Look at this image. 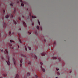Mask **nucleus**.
<instances>
[{"instance_id": "obj_12", "label": "nucleus", "mask_w": 78, "mask_h": 78, "mask_svg": "<svg viewBox=\"0 0 78 78\" xmlns=\"http://www.w3.org/2000/svg\"><path fill=\"white\" fill-rule=\"evenodd\" d=\"M30 73H27V76H30Z\"/></svg>"}, {"instance_id": "obj_7", "label": "nucleus", "mask_w": 78, "mask_h": 78, "mask_svg": "<svg viewBox=\"0 0 78 78\" xmlns=\"http://www.w3.org/2000/svg\"><path fill=\"white\" fill-rule=\"evenodd\" d=\"M32 57L34 58V59H37V57H36V56L34 55V56H32Z\"/></svg>"}, {"instance_id": "obj_19", "label": "nucleus", "mask_w": 78, "mask_h": 78, "mask_svg": "<svg viewBox=\"0 0 78 78\" xmlns=\"http://www.w3.org/2000/svg\"><path fill=\"white\" fill-rule=\"evenodd\" d=\"M20 42V44H22V42L21 41V40L20 39L19 40Z\"/></svg>"}, {"instance_id": "obj_9", "label": "nucleus", "mask_w": 78, "mask_h": 78, "mask_svg": "<svg viewBox=\"0 0 78 78\" xmlns=\"http://www.w3.org/2000/svg\"><path fill=\"white\" fill-rule=\"evenodd\" d=\"M13 62H14V65L16 66V61H15L14 59H13Z\"/></svg>"}, {"instance_id": "obj_26", "label": "nucleus", "mask_w": 78, "mask_h": 78, "mask_svg": "<svg viewBox=\"0 0 78 78\" xmlns=\"http://www.w3.org/2000/svg\"><path fill=\"white\" fill-rule=\"evenodd\" d=\"M9 45L10 46V47H12V44H9Z\"/></svg>"}, {"instance_id": "obj_37", "label": "nucleus", "mask_w": 78, "mask_h": 78, "mask_svg": "<svg viewBox=\"0 0 78 78\" xmlns=\"http://www.w3.org/2000/svg\"><path fill=\"white\" fill-rule=\"evenodd\" d=\"M18 48H19V45H18Z\"/></svg>"}, {"instance_id": "obj_11", "label": "nucleus", "mask_w": 78, "mask_h": 78, "mask_svg": "<svg viewBox=\"0 0 78 78\" xmlns=\"http://www.w3.org/2000/svg\"><path fill=\"white\" fill-rule=\"evenodd\" d=\"M32 18H33L34 19H36V16H32Z\"/></svg>"}, {"instance_id": "obj_43", "label": "nucleus", "mask_w": 78, "mask_h": 78, "mask_svg": "<svg viewBox=\"0 0 78 78\" xmlns=\"http://www.w3.org/2000/svg\"><path fill=\"white\" fill-rule=\"evenodd\" d=\"M54 59H56V58H54Z\"/></svg>"}, {"instance_id": "obj_45", "label": "nucleus", "mask_w": 78, "mask_h": 78, "mask_svg": "<svg viewBox=\"0 0 78 78\" xmlns=\"http://www.w3.org/2000/svg\"><path fill=\"white\" fill-rule=\"evenodd\" d=\"M41 30H42V28H41Z\"/></svg>"}, {"instance_id": "obj_48", "label": "nucleus", "mask_w": 78, "mask_h": 78, "mask_svg": "<svg viewBox=\"0 0 78 78\" xmlns=\"http://www.w3.org/2000/svg\"><path fill=\"white\" fill-rule=\"evenodd\" d=\"M5 25H6V24H5Z\"/></svg>"}, {"instance_id": "obj_18", "label": "nucleus", "mask_w": 78, "mask_h": 78, "mask_svg": "<svg viewBox=\"0 0 78 78\" xmlns=\"http://www.w3.org/2000/svg\"><path fill=\"white\" fill-rule=\"evenodd\" d=\"M25 49L26 50V51H27V47H26V46H25Z\"/></svg>"}, {"instance_id": "obj_25", "label": "nucleus", "mask_w": 78, "mask_h": 78, "mask_svg": "<svg viewBox=\"0 0 78 78\" xmlns=\"http://www.w3.org/2000/svg\"><path fill=\"white\" fill-rule=\"evenodd\" d=\"M14 14H15V12H16V10H15L14 11V12H13Z\"/></svg>"}, {"instance_id": "obj_32", "label": "nucleus", "mask_w": 78, "mask_h": 78, "mask_svg": "<svg viewBox=\"0 0 78 78\" xmlns=\"http://www.w3.org/2000/svg\"><path fill=\"white\" fill-rule=\"evenodd\" d=\"M2 59H3V60H5V59H4V58H3V57L2 58Z\"/></svg>"}, {"instance_id": "obj_29", "label": "nucleus", "mask_w": 78, "mask_h": 78, "mask_svg": "<svg viewBox=\"0 0 78 78\" xmlns=\"http://www.w3.org/2000/svg\"><path fill=\"white\" fill-rule=\"evenodd\" d=\"M38 23L39 25H40V22L39 21H38Z\"/></svg>"}, {"instance_id": "obj_42", "label": "nucleus", "mask_w": 78, "mask_h": 78, "mask_svg": "<svg viewBox=\"0 0 78 78\" xmlns=\"http://www.w3.org/2000/svg\"><path fill=\"white\" fill-rule=\"evenodd\" d=\"M12 49H14V48H12Z\"/></svg>"}, {"instance_id": "obj_20", "label": "nucleus", "mask_w": 78, "mask_h": 78, "mask_svg": "<svg viewBox=\"0 0 78 78\" xmlns=\"http://www.w3.org/2000/svg\"><path fill=\"white\" fill-rule=\"evenodd\" d=\"M28 48H29V50H31V47H28Z\"/></svg>"}, {"instance_id": "obj_35", "label": "nucleus", "mask_w": 78, "mask_h": 78, "mask_svg": "<svg viewBox=\"0 0 78 78\" xmlns=\"http://www.w3.org/2000/svg\"><path fill=\"white\" fill-rule=\"evenodd\" d=\"M3 51V50H1V52H2Z\"/></svg>"}, {"instance_id": "obj_10", "label": "nucleus", "mask_w": 78, "mask_h": 78, "mask_svg": "<svg viewBox=\"0 0 78 78\" xmlns=\"http://www.w3.org/2000/svg\"><path fill=\"white\" fill-rule=\"evenodd\" d=\"M16 77H15V78H19V75H16Z\"/></svg>"}, {"instance_id": "obj_47", "label": "nucleus", "mask_w": 78, "mask_h": 78, "mask_svg": "<svg viewBox=\"0 0 78 78\" xmlns=\"http://www.w3.org/2000/svg\"><path fill=\"white\" fill-rule=\"evenodd\" d=\"M16 21H17V22H18V21H17V20Z\"/></svg>"}, {"instance_id": "obj_31", "label": "nucleus", "mask_w": 78, "mask_h": 78, "mask_svg": "<svg viewBox=\"0 0 78 78\" xmlns=\"http://www.w3.org/2000/svg\"><path fill=\"white\" fill-rule=\"evenodd\" d=\"M19 19L20 20H21V18H19Z\"/></svg>"}, {"instance_id": "obj_44", "label": "nucleus", "mask_w": 78, "mask_h": 78, "mask_svg": "<svg viewBox=\"0 0 78 78\" xmlns=\"http://www.w3.org/2000/svg\"><path fill=\"white\" fill-rule=\"evenodd\" d=\"M23 17H24V16H23Z\"/></svg>"}, {"instance_id": "obj_27", "label": "nucleus", "mask_w": 78, "mask_h": 78, "mask_svg": "<svg viewBox=\"0 0 78 78\" xmlns=\"http://www.w3.org/2000/svg\"><path fill=\"white\" fill-rule=\"evenodd\" d=\"M29 34H31V32H29Z\"/></svg>"}, {"instance_id": "obj_5", "label": "nucleus", "mask_w": 78, "mask_h": 78, "mask_svg": "<svg viewBox=\"0 0 78 78\" xmlns=\"http://www.w3.org/2000/svg\"><path fill=\"white\" fill-rule=\"evenodd\" d=\"M41 69L42 71H43V72H45V69L42 68V66H41Z\"/></svg>"}, {"instance_id": "obj_6", "label": "nucleus", "mask_w": 78, "mask_h": 78, "mask_svg": "<svg viewBox=\"0 0 78 78\" xmlns=\"http://www.w3.org/2000/svg\"><path fill=\"white\" fill-rule=\"evenodd\" d=\"M23 25H24L25 27H27V25H26L25 23V22H23Z\"/></svg>"}, {"instance_id": "obj_51", "label": "nucleus", "mask_w": 78, "mask_h": 78, "mask_svg": "<svg viewBox=\"0 0 78 78\" xmlns=\"http://www.w3.org/2000/svg\"><path fill=\"white\" fill-rule=\"evenodd\" d=\"M13 34H14V32L13 33Z\"/></svg>"}, {"instance_id": "obj_41", "label": "nucleus", "mask_w": 78, "mask_h": 78, "mask_svg": "<svg viewBox=\"0 0 78 78\" xmlns=\"http://www.w3.org/2000/svg\"><path fill=\"white\" fill-rule=\"evenodd\" d=\"M46 41H45V40H44V42H45Z\"/></svg>"}, {"instance_id": "obj_1", "label": "nucleus", "mask_w": 78, "mask_h": 78, "mask_svg": "<svg viewBox=\"0 0 78 78\" xmlns=\"http://www.w3.org/2000/svg\"><path fill=\"white\" fill-rule=\"evenodd\" d=\"M4 53H5V55H7L6 56V58L7 59V61H6V62L8 66L10 65V62H9V57L8 56V51L7 50H5V51H4Z\"/></svg>"}, {"instance_id": "obj_16", "label": "nucleus", "mask_w": 78, "mask_h": 78, "mask_svg": "<svg viewBox=\"0 0 78 78\" xmlns=\"http://www.w3.org/2000/svg\"><path fill=\"white\" fill-rule=\"evenodd\" d=\"M57 73L58 75H59V72H57Z\"/></svg>"}, {"instance_id": "obj_4", "label": "nucleus", "mask_w": 78, "mask_h": 78, "mask_svg": "<svg viewBox=\"0 0 78 78\" xmlns=\"http://www.w3.org/2000/svg\"><path fill=\"white\" fill-rule=\"evenodd\" d=\"M41 55L42 56H44L45 55V53H43L41 54Z\"/></svg>"}, {"instance_id": "obj_40", "label": "nucleus", "mask_w": 78, "mask_h": 78, "mask_svg": "<svg viewBox=\"0 0 78 78\" xmlns=\"http://www.w3.org/2000/svg\"><path fill=\"white\" fill-rule=\"evenodd\" d=\"M20 30H21V29H20Z\"/></svg>"}, {"instance_id": "obj_15", "label": "nucleus", "mask_w": 78, "mask_h": 78, "mask_svg": "<svg viewBox=\"0 0 78 78\" xmlns=\"http://www.w3.org/2000/svg\"><path fill=\"white\" fill-rule=\"evenodd\" d=\"M21 6H24V4L23 3H22L21 4Z\"/></svg>"}, {"instance_id": "obj_46", "label": "nucleus", "mask_w": 78, "mask_h": 78, "mask_svg": "<svg viewBox=\"0 0 78 78\" xmlns=\"http://www.w3.org/2000/svg\"><path fill=\"white\" fill-rule=\"evenodd\" d=\"M19 37H20V35H19Z\"/></svg>"}, {"instance_id": "obj_14", "label": "nucleus", "mask_w": 78, "mask_h": 78, "mask_svg": "<svg viewBox=\"0 0 78 78\" xmlns=\"http://www.w3.org/2000/svg\"><path fill=\"white\" fill-rule=\"evenodd\" d=\"M37 28L38 29V30H39V27L38 26H37Z\"/></svg>"}, {"instance_id": "obj_2", "label": "nucleus", "mask_w": 78, "mask_h": 78, "mask_svg": "<svg viewBox=\"0 0 78 78\" xmlns=\"http://www.w3.org/2000/svg\"><path fill=\"white\" fill-rule=\"evenodd\" d=\"M9 17L10 18H11V19L13 18V15L12 14H11L10 15H6L5 16V17L7 19H8V17Z\"/></svg>"}, {"instance_id": "obj_17", "label": "nucleus", "mask_w": 78, "mask_h": 78, "mask_svg": "<svg viewBox=\"0 0 78 78\" xmlns=\"http://www.w3.org/2000/svg\"><path fill=\"white\" fill-rule=\"evenodd\" d=\"M9 35H11V31H10L9 33Z\"/></svg>"}, {"instance_id": "obj_24", "label": "nucleus", "mask_w": 78, "mask_h": 78, "mask_svg": "<svg viewBox=\"0 0 78 78\" xmlns=\"http://www.w3.org/2000/svg\"><path fill=\"white\" fill-rule=\"evenodd\" d=\"M10 6H13V5H12V4H10Z\"/></svg>"}, {"instance_id": "obj_3", "label": "nucleus", "mask_w": 78, "mask_h": 78, "mask_svg": "<svg viewBox=\"0 0 78 78\" xmlns=\"http://www.w3.org/2000/svg\"><path fill=\"white\" fill-rule=\"evenodd\" d=\"M28 64H29V65H30V66H33L34 65V63L33 62H28Z\"/></svg>"}, {"instance_id": "obj_50", "label": "nucleus", "mask_w": 78, "mask_h": 78, "mask_svg": "<svg viewBox=\"0 0 78 78\" xmlns=\"http://www.w3.org/2000/svg\"><path fill=\"white\" fill-rule=\"evenodd\" d=\"M20 1H22V0H20Z\"/></svg>"}, {"instance_id": "obj_21", "label": "nucleus", "mask_w": 78, "mask_h": 78, "mask_svg": "<svg viewBox=\"0 0 78 78\" xmlns=\"http://www.w3.org/2000/svg\"><path fill=\"white\" fill-rule=\"evenodd\" d=\"M10 42H11V43H12V42H13V43H14V41H12V40H10Z\"/></svg>"}, {"instance_id": "obj_22", "label": "nucleus", "mask_w": 78, "mask_h": 78, "mask_svg": "<svg viewBox=\"0 0 78 78\" xmlns=\"http://www.w3.org/2000/svg\"><path fill=\"white\" fill-rule=\"evenodd\" d=\"M20 62L21 63H22V59H21V60H20Z\"/></svg>"}, {"instance_id": "obj_52", "label": "nucleus", "mask_w": 78, "mask_h": 78, "mask_svg": "<svg viewBox=\"0 0 78 78\" xmlns=\"http://www.w3.org/2000/svg\"><path fill=\"white\" fill-rule=\"evenodd\" d=\"M55 78H58V77H56Z\"/></svg>"}, {"instance_id": "obj_13", "label": "nucleus", "mask_w": 78, "mask_h": 78, "mask_svg": "<svg viewBox=\"0 0 78 78\" xmlns=\"http://www.w3.org/2000/svg\"><path fill=\"white\" fill-rule=\"evenodd\" d=\"M3 14H5V11L4 9H3Z\"/></svg>"}, {"instance_id": "obj_49", "label": "nucleus", "mask_w": 78, "mask_h": 78, "mask_svg": "<svg viewBox=\"0 0 78 78\" xmlns=\"http://www.w3.org/2000/svg\"><path fill=\"white\" fill-rule=\"evenodd\" d=\"M24 78H26L25 77H24Z\"/></svg>"}, {"instance_id": "obj_33", "label": "nucleus", "mask_w": 78, "mask_h": 78, "mask_svg": "<svg viewBox=\"0 0 78 78\" xmlns=\"http://www.w3.org/2000/svg\"><path fill=\"white\" fill-rule=\"evenodd\" d=\"M56 70H57V71H58V70H59V69H56Z\"/></svg>"}, {"instance_id": "obj_36", "label": "nucleus", "mask_w": 78, "mask_h": 78, "mask_svg": "<svg viewBox=\"0 0 78 78\" xmlns=\"http://www.w3.org/2000/svg\"><path fill=\"white\" fill-rule=\"evenodd\" d=\"M30 17H31V14H30Z\"/></svg>"}, {"instance_id": "obj_28", "label": "nucleus", "mask_w": 78, "mask_h": 78, "mask_svg": "<svg viewBox=\"0 0 78 78\" xmlns=\"http://www.w3.org/2000/svg\"><path fill=\"white\" fill-rule=\"evenodd\" d=\"M3 75L4 76H6V75L5 74H3Z\"/></svg>"}, {"instance_id": "obj_38", "label": "nucleus", "mask_w": 78, "mask_h": 78, "mask_svg": "<svg viewBox=\"0 0 78 78\" xmlns=\"http://www.w3.org/2000/svg\"><path fill=\"white\" fill-rule=\"evenodd\" d=\"M54 44H55V42L54 43Z\"/></svg>"}, {"instance_id": "obj_53", "label": "nucleus", "mask_w": 78, "mask_h": 78, "mask_svg": "<svg viewBox=\"0 0 78 78\" xmlns=\"http://www.w3.org/2000/svg\"><path fill=\"white\" fill-rule=\"evenodd\" d=\"M26 62L27 63V62Z\"/></svg>"}, {"instance_id": "obj_8", "label": "nucleus", "mask_w": 78, "mask_h": 78, "mask_svg": "<svg viewBox=\"0 0 78 78\" xmlns=\"http://www.w3.org/2000/svg\"><path fill=\"white\" fill-rule=\"evenodd\" d=\"M13 23L15 25H16V24H17V22H16L15 21L13 20Z\"/></svg>"}, {"instance_id": "obj_30", "label": "nucleus", "mask_w": 78, "mask_h": 78, "mask_svg": "<svg viewBox=\"0 0 78 78\" xmlns=\"http://www.w3.org/2000/svg\"><path fill=\"white\" fill-rule=\"evenodd\" d=\"M40 64H41V65H42L43 63H42V62H40Z\"/></svg>"}, {"instance_id": "obj_34", "label": "nucleus", "mask_w": 78, "mask_h": 78, "mask_svg": "<svg viewBox=\"0 0 78 78\" xmlns=\"http://www.w3.org/2000/svg\"><path fill=\"white\" fill-rule=\"evenodd\" d=\"M32 25H34V23H32Z\"/></svg>"}, {"instance_id": "obj_23", "label": "nucleus", "mask_w": 78, "mask_h": 78, "mask_svg": "<svg viewBox=\"0 0 78 78\" xmlns=\"http://www.w3.org/2000/svg\"><path fill=\"white\" fill-rule=\"evenodd\" d=\"M20 67H22V64H20Z\"/></svg>"}, {"instance_id": "obj_39", "label": "nucleus", "mask_w": 78, "mask_h": 78, "mask_svg": "<svg viewBox=\"0 0 78 78\" xmlns=\"http://www.w3.org/2000/svg\"><path fill=\"white\" fill-rule=\"evenodd\" d=\"M0 78H3V77H0Z\"/></svg>"}]
</instances>
